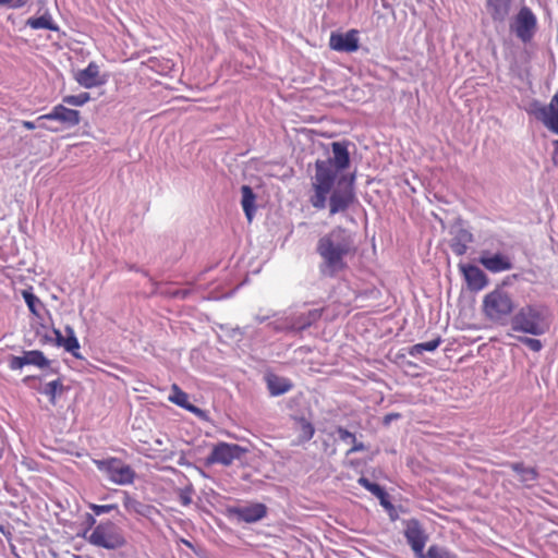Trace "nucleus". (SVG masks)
<instances>
[{"instance_id": "obj_1", "label": "nucleus", "mask_w": 558, "mask_h": 558, "mask_svg": "<svg viewBox=\"0 0 558 558\" xmlns=\"http://www.w3.org/2000/svg\"><path fill=\"white\" fill-rule=\"evenodd\" d=\"M332 156L315 161V172L311 178L308 202L316 210L328 208L329 216L345 214L357 203L355 175L342 173L350 166L347 142L331 143Z\"/></svg>"}, {"instance_id": "obj_2", "label": "nucleus", "mask_w": 558, "mask_h": 558, "mask_svg": "<svg viewBox=\"0 0 558 558\" xmlns=\"http://www.w3.org/2000/svg\"><path fill=\"white\" fill-rule=\"evenodd\" d=\"M320 257L319 272L333 278L348 268L347 257L355 252L352 234L342 227H336L323 235L316 245Z\"/></svg>"}, {"instance_id": "obj_3", "label": "nucleus", "mask_w": 558, "mask_h": 558, "mask_svg": "<svg viewBox=\"0 0 558 558\" xmlns=\"http://www.w3.org/2000/svg\"><path fill=\"white\" fill-rule=\"evenodd\" d=\"M549 310L542 304H526L519 308L511 318V329L517 332L539 337L550 329Z\"/></svg>"}, {"instance_id": "obj_4", "label": "nucleus", "mask_w": 558, "mask_h": 558, "mask_svg": "<svg viewBox=\"0 0 558 558\" xmlns=\"http://www.w3.org/2000/svg\"><path fill=\"white\" fill-rule=\"evenodd\" d=\"M84 537L90 545L109 550L121 548L126 543L122 529L110 520L99 522L89 534L85 530Z\"/></svg>"}, {"instance_id": "obj_5", "label": "nucleus", "mask_w": 558, "mask_h": 558, "mask_svg": "<svg viewBox=\"0 0 558 558\" xmlns=\"http://www.w3.org/2000/svg\"><path fill=\"white\" fill-rule=\"evenodd\" d=\"M483 308L490 320L498 322L513 312L514 302L507 291L497 288L485 295Z\"/></svg>"}, {"instance_id": "obj_6", "label": "nucleus", "mask_w": 558, "mask_h": 558, "mask_svg": "<svg viewBox=\"0 0 558 558\" xmlns=\"http://www.w3.org/2000/svg\"><path fill=\"white\" fill-rule=\"evenodd\" d=\"M94 464L110 482L117 485H130L134 482L133 469L118 458L94 460Z\"/></svg>"}, {"instance_id": "obj_7", "label": "nucleus", "mask_w": 558, "mask_h": 558, "mask_svg": "<svg viewBox=\"0 0 558 558\" xmlns=\"http://www.w3.org/2000/svg\"><path fill=\"white\" fill-rule=\"evenodd\" d=\"M322 316V310H310L298 314H290L284 317L278 318L270 325L276 331H301L315 322Z\"/></svg>"}, {"instance_id": "obj_8", "label": "nucleus", "mask_w": 558, "mask_h": 558, "mask_svg": "<svg viewBox=\"0 0 558 558\" xmlns=\"http://www.w3.org/2000/svg\"><path fill=\"white\" fill-rule=\"evenodd\" d=\"M247 452V449L238 444L220 441L216 444L206 459L207 464L231 465L234 461L241 460Z\"/></svg>"}, {"instance_id": "obj_9", "label": "nucleus", "mask_w": 558, "mask_h": 558, "mask_svg": "<svg viewBox=\"0 0 558 558\" xmlns=\"http://www.w3.org/2000/svg\"><path fill=\"white\" fill-rule=\"evenodd\" d=\"M537 28L536 15L529 7H522L510 24V29L524 44L530 43Z\"/></svg>"}, {"instance_id": "obj_10", "label": "nucleus", "mask_w": 558, "mask_h": 558, "mask_svg": "<svg viewBox=\"0 0 558 558\" xmlns=\"http://www.w3.org/2000/svg\"><path fill=\"white\" fill-rule=\"evenodd\" d=\"M529 112L550 132L558 135V93L551 97L548 105H543L537 100L533 101Z\"/></svg>"}, {"instance_id": "obj_11", "label": "nucleus", "mask_w": 558, "mask_h": 558, "mask_svg": "<svg viewBox=\"0 0 558 558\" xmlns=\"http://www.w3.org/2000/svg\"><path fill=\"white\" fill-rule=\"evenodd\" d=\"M404 537L417 558H425L424 547L428 536L416 519L404 521Z\"/></svg>"}, {"instance_id": "obj_12", "label": "nucleus", "mask_w": 558, "mask_h": 558, "mask_svg": "<svg viewBox=\"0 0 558 558\" xmlns=\"http://www.w3.org/2000/svg\"><path fill=\"white\" fill-rule=\"evenodd\" d=\"M227 514L229 518L236 519L240 522L255 523L266 517L267 507L264 504L228 507Z\"/></svg>"}, {"instance_id": "obj_13", "label": "nucleus", "mask_w": 558, "mask_h": 558, "mask_svg": "<svg viewBox=\"0 0 558 558\" xmlns=\"http://www.w3.org/2000/svg\"><path fill=\"white\" fill-rule=\"evenodd\" d=\"M49 360L41 351H24L22 356L11 355L9 357V367L12 371L21 369L26 365H35L40 368L49 366Z\"/></svg>"}, {"instance_id": "obj_14", "label": "nucleus", "mask_w": 558, "mask_h": 558, "mask_svg": "<svg viewBox=\"0 0 558 558\" xmlns=\"http://www.w3.org/2000/svg\"><path fill=\"white\" fill-rule=\"evenodd\" d=\"M480 264L493 274L502 272L512 269L511 259L501 253L492 254L483 251L478 258Z\"/></svg>"}, {"instance_id": "obj_15", "label": "nucleus", "mask_w": 558, "mask_h": 558, "mask_svg": "<svg viewBox=\"0 0 558 558\" xmlns=\"http://www.w3.org/2000/svg\"><path fill=\"white\" fill-rule=\"evenodd\" d=\"M329 46L336 51L354 52L359 49V33L355 29H350L344 34L332 33Z\"/></svg>"}, {"instance_id": "obj_16", "label": "nucleus", "mask_w": 558, "mask_h": 558, "mask_svg": "<svg viewBox=\"0 0 558 558\" xmlns=\"http://www.w3.org/2000/svg\"><path fill=\"white\" fill-rule=\"evenodd\" d=\"M43 120H56L66 126H75L80 123V112L74 109H69L62 105H57L49 113L37 118V122Z\"/></svg>"}, {"instance_id": "obj_17", "label": "nucleus", "mask_w": 558, "mask_h": 558, "mask_svg": "<svg viewBox=\"0 0 558 558\" xmlns=\"http://www.w3.org/2000/svg\"><path fill=\"white\" fill-rule=\"evenodd\" d=\"M460 270L464 276L468 287L473 291L483 290L487 283L488 278L486 274L474 265H460Z\"/></svg>"}, {"instance_id": "obj_18", "label": "nucleus", "mask_w": 558, "mask_h": 558, "mask_svg": "<svg viewBox=\"0 0 558 558\" xmlns=\"http://www.w3.org/2000/svg\"><path fill=\"white\" fill-rule=\"evenodd\" d=\"M65 337L61 333L59 329L53 328V333L56 336V344L58 347H62L66 352H70L75 357H81L80 355V343L75 336L74 329L71 326H65L64 328Z\"/></svg>"}, {"instance_id": "obj_19", "label": "nucleus", "mask_w": 558, "mask_h": 558, "mask_svg": "<svg viewBox=\"0 0 558 558\" xmlns=\"http://www.w3.org/2000/svg\"><path fill=\"white\" fill-rule=\"evenodd\" d=\"M76 82L85 88H94L101 85L104 82L100 80L99 66L95 62L80 70L75 75Z\"/></svg>"}, {"instance_id": "obj_20", "label": "nucleus", "mask_w": 558, "mask_h": 558, "mask_svg": "<svg viewBox=\"0 0 558 558\" xmlns=\"http://www.w3.org/2000/svg\"><path fill=\"white\" fill-rule=\"evenodd\" d=\"M512 0H486V10L496 22H504L510 13Z\"/></svg>"}, {"instance_id": "obj_21", "label": "nucleus", "mask_w": 558, "mask_h": 558, "mask_svg": "<svg viewBox=\"0 0 558 558\" xmlns=\"http://www.w3.org/2000/svg\"><path fill=\"white\" fill-rule=\"evenodd\" d=\"M265 380L269 393L274 397L281 396L292 389V384L288 378L275 374H267Z\"/></svg>"}, {"instance_id": "obj_22", "label": "nucleus", "mask_w": 558, "mask_h": 558, "mask_svg": "<svg viewBox=\"0 0 558 558\" xmlns=\"http://www.w3.org/2000/svg\"><path fill=\"white\" fill-rule=\"evenodd\" d=\"M509 466L513 472H515L519 476V481L524 485L530 487L533 485L538 478V472L535 468L526 466L522 462H513L509 463Z\"/></svg>"}, {"instance_id": "obj_23", "label": "nucleus", "mask_w": 558, "mask_h": 558, "mask_svg": "<svg viewBox=\"0 0 558 558\" xmlns=\"http://www.w3.org/2000/svg\"><path fill=\"white\" fill-rule=\"evenodd\" d=\"M169 401L194 413V414H202L203 411L198 409L197 407L193 405L189 402V395L181 390L178 385L171 386V391L168 397Z\"/></svg>"}, {"instance_id": "obj_24", "label": "nucleus", "mask_w": 558, "mask_h": 558, "mask_svg": "<svg viewBox=\"0 0 558 558\" xmlns=\"http://www.w3.org/2000/svg\"><path fill=\"white\" fill-rule=\"evenodd\" d=\"M473 242V234L466 229L460 228L457 230L452 243L451 250L458 255H464L468 251L469 244Z\"/></svg>"}, {"instance_id": "obj_25", "label": "nucleus", "mask_w": 558, "mask_h": 558, "mask_svg": "<svg viewBox=\"0 0 558 558\" xmlns=\"http://www.w3.org/2000/svg\"><path fill=\"white\" fill-rule=\"evenodd\" d=\"M357 483L366 490L372 493L380 501V505L385 508H392V505L388 501L386 490L377 483L371 482L368 478L362 476L357 480Z\"/></svg>"}, {"instance_id": "obj_26", "label": "nucleus", "mask_w": 558, "mask_h": 558, "mask_svg": "<svg viewBox=\"0 0 558 558\" xmlns=\"http://www.w3.org/2000/svg\"><path fill=\"white\" fill-rule=\"evenodd\" d=\"M241 193H242L241 205L243 207V210H244V214H245L247 220L251 222L253 219L255 209H256L255 208L256 196H255L252 187L248 185H242Z\"/></svg>"}, {"instance_id": "obj_27", "label": "nucleus", "mask_w": 558, "mask_h": 558, "mask_svg": "<svg viewBox=\"0 0 558 558\" xmlns=\"http://www.w3.org/2000/svg\"><path fill=\"white\" fill-rule=\"evenodd\" d=\"M26 26H29L33 29H50L53 32L59 31V26L53 22L52 16L48 13L39 16V17H29L26 21Z\"/></svg>"}, {"instance_id": "obj_28", "label": "nucleus", "mask_w": 558, "mask_h": 558, "mask_svg": "<svg viewBox=\"0 0 558 558\" xmlns=\"http://www.w3.org/2000/svg\"><path fill=\"white\" fill-rule=\"evenodd\" d=\"M441 339L439 337L427 342L416 343L409 349V354L415 357L423 354L425 351L433 352L439 347Z\"/></svg>"}, {"instance_id": "obj_29", "label": "nucleus", "mask_w": 558, "mask_h": 558, "mask_svg": "<svg viewBox=\"0 0 558 558\" xmlns=\"http://www.w3.org/2000/svg\"><path fill=\"white\" fill-rule=\"evenodd\" d=\"M299 442H305L313 438L315 429L311 422L304 417L296 421Z\"/></svg>"}, {"instance_id": "obj_30", "label": "nucleus", "mask_w": 558, "mask_h": 558, "mask_svg": "<svg viewBox=\"0 0 558 558\" xmlns=\"http://www.w3.org/2000/svg\"><path fill=\"white\" fill-rule=\"evenodd\" d=\"M424 555L425 558H458V556L453 551L438 545L429 546L427 553Z\"/></svg>"}, {"instance_id": "obj_31", "label": "nucleus", "mask_w": 558, "mask_h": 558, "mask_svg": "<svg viewBox=\"0 0 558 558\" xmlns=\"http://www.w3.org/2000/svg\"><path fill=\"white\" fill-rule=\"evenodd\" d=\"M62 388H63V385H62V381L61 379H56V380H52V381H49L46 384L43 392L49 397V400L52 404L56 403V398L58 395L61 393L62 391Z\"/></svg>"}, {"instance_id": "obj_32", "label": "nucleus", "mask_w": 558, "mask_h": 558, "mask_svg": "<svg viewBox=\"0 0 558 558\" xmlns=\"http://www.w3.org/2000/svg\"><path fill=\"white\" fill-rule=\"evenodd\" d=\"M23 298H24V301L28 307V310L34 314V315H39V307L43 306L40 300L31 291L28 290H24L23 291Z\"/></svg>"}, {"instance_id": "obj_33", "label": "nucleus", "mask_w": 558, "mask_h": 558, "mask_svg": "<svg viewBox=\"0 0 558 558\" xmlns=\"http://www.w3.org/2000/svg\"><path fill=\"white\" fill-rule=\"evenodd\" d=\"M90 99V96L88 93H80L77 95H69L63 98V102L71 105V106H83Z\"/></svg>"}, {"instance_id": "obj_34", "label": "nucleus", "mask_w": 558, "mask_h": 558, "mask_svg": "<svg viewBox=\"0 0 558 558\" xmlns=\"http://www.w3.org/2000/svg\"><path fill=\"white\" fill-rule=\"evenodd\" d=\"M519 341L534 352H539L543 349L542 341L536 338L520 337Z\"/></svg>"}, {"instance_id": "obj_35", "label": "nucleus", "mask_w": 558, "mask_h": 558, "mask_svg": "<svg viewBox=\"0 0 558 558\" xmlns=\"http://www.w3.org/2000/svg\"><path fill=\"white\" fill-rule=\"evenodd\" d=\"M88 507L94 512L95 515H101L105 513H109L112 510H116L118 508L117 505H96V504H89Z\"/></svg>"}, {"instance_id": "obj_36", "label": "nucleus", "mask_w": 558, "mask_h": 558, "mask_svg": "<svg viewBox=\"0 0 558 558\" xmlns=\"http://www.w3.org/2000/svg\"><path fill=\"white\" fill-rule=\"evenodd\" d=\"M192 493L193 488L191 486L185 487L184 489L181 490L179 496L181 505L189 506L192 504Z\"/></svg>"}, {"instance_id": "obj_37", "label": "nucleus", "mask_w": 558, "mask_h": 558, "mask_svg": "<svg viewBox=\"0 0 558 558\" xmlns=\"http://www.w3.org/2000/svg\"><path fill=\"white\" fill-rule=\"evenodd\" d=\"M337 434L342 441L355 442V435L341 426L337 428Z\"/></svg>"}, {"instance_id": "obj_38", "label": "nucleus", "mask_w": 558, "mask_h": 558, "mask_svg": "<svg viewBox=\"0 0 558 558\" xmlns=\"http://www.w3.org/2000/svg\"><path fill=\"white\" fill-rule=\"evenodd\" d=\"M26 4V0H0V7L10 9H21Z\"/></svg>"}, {"instance_id": "obj_39", "label": "nucleus", "mask_w": 558, "mask_h": 558, "mask_svg": "<svg viewBox=\"0 0 558 558\" xmlns=\"http://www.w3.org/2000/svg\"><path fill=\"white\" fill-rule=\"evenodd\" d=\"M85 522L88 524V529L87 530H88V534H89L90 531L97 525L96 524V519H95V517L93 514L87 513Z\"/></svg>"}, {"instance_id": "obj_40", "label": "nucleus", "mask_w": 558, "mask_h": 558, "mask_svg": "<svg viewBox=\"0 0 558 558\" xmlns=\"http://www.w3.org/2000/svg\"><path fill=\"white\" fill-rule=\"evenodd\" d=\"M22 125L27 130H34L37 126H44V124H36V122L33 121H22Z\"/></svg>"}, {"instance_id": "obj_41", "label": "nucleus", "mask_w": 558, "mask_h": 558, "mask_svg": "<svg viewBox=\"0 0 558 558\" xmlns=\"http://www.w3.org/2000/svg\"><path fill=\"white\" fill-rule=\"evenodd\" d=\"M364 450V445L362 442H353V447L349 450L348 453L357 452Z\"/></svg>"}, {"instance_id": "obj_42", "label": "nucleus", "mask_w": 558, "mask_h": 558, "mask_svg": "<svg viewBox=\"0 0 558 558\" xmlns=\"http://www.w3.org/2000/svg\"><path fill=\"white\" fill-rule=\"evenodd\" d=\"M554 145H555V149H554V155H553V161L554 163H558V140L554 142Z\"/></svg>"}, {"instance_id": "obj_43", "label": "nucleus", "mask_w": 558, "mask_h": 558, "mask_svg": "<svg viewBox=\"0 0 558 558\" xmlns=\"http://www.w3.org/2000/svg\"><path fill=\"white\" fill-rule=\"evenodd\" d=\"M271 315H259L257 314L255 316V320L258 323V324H263L265 323Z\"/></svg>"}, {"instance_id": "obj_44", "label": "nucleus", "mask_w": 558, "mask_h": 558, "mask_svg": "<svg viewBox=\"0 0 558 558\" xmlns=\"http://www.w3.org/2000/svg\"><path fill=\"white\" fill-rule=\"evenodd\" d=\"M2 454H3V450H2V448L0 447V459L2 458Z\"/></svg>"}]
</instances>
